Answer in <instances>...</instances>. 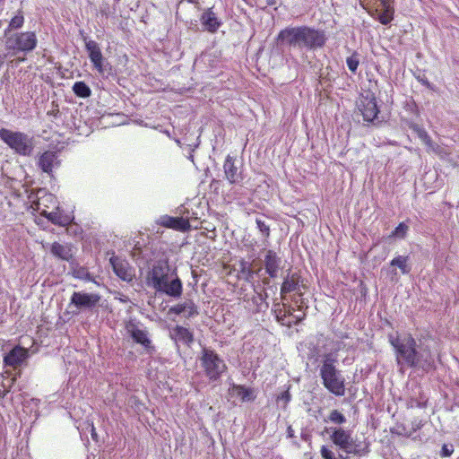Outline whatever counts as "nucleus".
I'll list each match as a JSON object with an SVG mask.
<instances>
[{"mask_svg":"<svg viewBox=\"0 0 459 459\" xmlns=\"http://www.w3.org/2000/svg\"><path fill=\"white\" fill-rule=\"evenodd\" d=\"M59 161L57 160V155L55 152L46 151L44 152L38 160V166L40 169L48 174L52 175L53 169L55 166H57Z\"/></svg>","mask_w":459,"mask_h":459,"instance_id":"22","label":"nucleus"},{"mask_svg":"<svg viewBox=\"0 0 459 459\" xmlns=\"http://www.w3.org/2000/svg\"><path fill=\"white\" fill-rule=\"evenodd\" d=\"M287 432H288V437H293L294 431H293V429H292V428L290 426L288 427Z\"/></svg>","mask_w":459,"mask_h":459,"instance_id":"48","label":"nucleus"},{"mask_svg":"<svg viewBox=\"0 0 459 459\" xmlns=\"http://www.w3.org/2000/svg\"><path fill=\"white\" fill-rule=\"evenodd\" d=\"M28 357V351L19 345L13 348L4 357V363L5 366L16 368L20 366Z\"/></svg>","mask_w":459,"mask_h":459,"instance_id":"17","label":"nucleus"},{"mask_svg":"<svg viewBox=\"0 0 459 459\" xmlns=\"http://www.w3.org/2000/svg\"><path fill=\"white\" fill-rule=\"evenodd\" d=\"M236 266L238 279L244 280L248 282L253 280L254 271L249 262L242 258L238 260Z\"/></svg>","mask_w":459,"mask_h":459,"instance_id":"26","label":"nucleus"},{"mask_svg":"<svg viewBox=\"0 0 459 459\" xmlns=\"http://www.w3.org/2000/svg\"><path fill=\"white\" fill-rule=\"evenodd\" d=\"M383 7H391L389 0H380Z\"/></svg>","mask_w":459,"mask_h":459,"instance_id":"47","label":"nucleus"},{"mask_svg":"<svg viewBox=\"0 0 459 459\" xmlns=\"http://www.w3.org/2000/svg\"><path fill=\"white\" fill-rule=\"evenodd\" d=\"M85 48L88 52L89 58L94 68L99 73H103V56L99 44L94 40H89L85 43Z\"/></svg>","mask_w":459,"mask_h":459,"instance_id":"16","label":"nucleus"},{"mask_svg":"<svg viewBox=\"0 0 459 459\" xmlns=\"http://www.w3.org/2000/svg\"><path fill=\"white\" fill-rule=\"evenodd\" d=\"M58 202L56 197L49 193H44L34 202V209L43 217H47L51 210L56 208Z\"/></svg>","mask_w":459,"mask_h":459,"instance_id":"14","label":"nucleus"},{"mask_svg":"<svg viewBox=\"0 0 459 459\" xmlns=\"http://www.w3.org/2000/svg\"><path fill=\"white\" fill-rule=\"evenodd\" d=\"M153 288L172 298H179L183 293V284L177 270L172 269L168 261H157L148 274Z\"/></svg>","mask_w":459,"mask_h":459,"instance_id":"3","label":"nucleus"},{"mask_svg":"<svg viewBox=\"0 0 459 459\" xmlns=\"http://www.w3.org/2000/svg\"><path fill=\"white\" fill-rule=\"evenodd\" d=\"M346 64L349 70L352 73H355L359 65V60L357 53H353L351 56H348L346 59Z\"/></svg>","mask_w":459,"mask_h":459,"instance_id":"37","label":"nucleus"},{"mask_svg":"<svg viewBox=\"0 0 459 459\" xmlns=\"http://www.w3.org/2000/svg\"><path fill=\"white\" fill-rule=\"evenodd\" d=\"M37 42L33 31L16 32L6 37L5 47L13 52H29L36 48Z\"/></svg>","mask_w":459,"mask_h":459,"instance_id":"7","label":"nucleus"},{"mask_svg":"<svg viewBox=\"0 0 459 459\" xmlns=\"http://www.w3.org/2000/svg\"><path fill=\"white\" fill-rule=\"evenodd\" d=\"M326 40L327 37L324 30L309 26L287 27L280 30L276 37L278 44L309 50L323 48Z\"/></svg>","mask_w":459,"mask_h":459,"instance_id":"2","label":"nucleus"},{"mask_svg":"<svg viewBox=\"0 0 459 459\" xmlns=\"http://www.w3.org/2000/svg\"><path fill=\"white\" fill-rule=\"evenodd\" d=\"M409 257L403 255H398L391 260V266H397L403 274H407L411 271V267L408 264Z\"/></svg>","mask_w":459,"mask_h":459,"instance_id":"30","label":"nucleus"},{"mask_svg":"<svg viewBox=\"0 0 459 459\" xmlns=\"http://www.w3.org/2000/svg\"><path fill=\"white\" fill-rule=\"evenodd\" d=\"M113 271L117 277L124 281H131L134 276V270L126 259L112 255L109 259Z\"/></svg>","mask_w":459,"mask_h":459,"instance_id":"11","label":"nucleus"},{"mask_svg":"<svg viewBox=\"0 0 459 459\" xmlns=\"http://www.w3.org/2000/svg\"><path fill=\"white\" fill-rule=\"evenodd\" d=\"M335 362L331 354L325 355L320 368V377L324 386L329 392L336 396H342L345 394L344 378L335 368Z\"/></svg>","mask_w":459,"mask_h":459,"instance_id":"4","label":"nucleus"},{"mask_svg":"<svg viewBox=\"0 0 459 459\" xmlns=\"http://www.w3.org/2000/svg\"><path fill=\"white\" fill-rule=\"evenodd\" d=\"M100 300V296L97 293H86L74 291L71 297V304L78 309L93 308Z\"/></svg>","mask_w":459,"mask_h":459,"instance_id":"10","label":"nucleus"},{"mask_svg":"<svg viewBox=\"0 0 459 459\" xmlns=\"http://www.w3.org/2000/svg\"><path fill=\"white\" fill-rule=\"evenodd\" d=\"M74 276L80 279H84L89 277V273L83 267H80L77 270H74Z\"/></svg>","mask_w":459,"mask_h":459,"instance_id":"43","label":"nucleus"},{"mask_svg":"<svg viewBox=\"0 0 459 459\" xmlns=\"http://www.w3.org/2000/svg\"><path fill=\"white\" fill-rule=\"evenodd\" d=\"M325 421H329L331 423L336 424V425H342L346 422V417L344 414L340 411L339 410H333L328 414L327 420Z\"/></svg>","mask_w":459,"mask_h":459,"instance_id":"34","label":"nucleus"},{"mask_svg":"<svg viewBox=\"0 0 459 459\" xmlns=\"http://www.w3.org/2000/svg\"><path fill=\"white\" fill-rule=\"evenodd\" d=\"M232 390L241 402H250L255 399V392L252 388L247 387L242 385H234Z\"/></svg>","mask_w":459,"mask_h":459,"instance_id":"28","label":"nucleus"},{"mask_svg":"<svg viewBox=\"0 0 459 459\" xmlns=\"http://www.w3.org/2000/svg\"><path fill=\"white\" fill-rule=\"evenodd\" d=\"M59 109L58 108H56V109H52L50 111L48 112V116H52V117H57L59 115Z\"/></svg>","mask_w":459,"mask_h":459,"instance_id":"46","label":"nucleus"},{"mask_svg":"<svg viewBox=\"0 0 459 459\" xmlns=\"http://www.w3.org/2000/svg\"><path fill=\"white\" fill-rule=\"evenodd\" d=\"M201 367L205 376L211 381H216L221 378L227 370V365L220 355L213 350L204 348L200 357Z\"/></svg>","mask_w":459,"mask_h":459,"instance_id":"5","label":"nucleus"},{"mask_svg":"<svg viewBox=\"0 0 459 459\" xmlns=\"http://www.w3.org/2000/svg\"><path fill=\"white\" fill-rule=\"evenodd\" d=\"M330 439L335 446L349 454L364 455L368 453L367 449L360 448L359 445H353L351 431L342 428L332 429Z\"/></svg>","mask_w":459,"mask_h":459,"instance_id":"8","label":"nucleus"},{"mask_svg":"<svg viewBox=\"0 0 459 459\" xmlns=\"http://www.w3.org/2000/svg\"><path fill=\"white\" fill-rule=\"evenodd\" d=\"M359 110L365 121H374L379 113L376 98L374 96L363 98L359 104Z\"/></svg>","mask_w":459,"mask_h":459,"instance_id":"15","label":"nucleus"},{"mask_svg":"<svg viewBox=\"0 0 459 459\" xmlns=\"http://www.w3.org/2000/svg\"><path fill=\"white\" fill-rule=\"evenodd\" d=\"M158 224L181 232L188 231L191 228L188 219L183 217H172L169 215L160 216L158 220Z\"/></svg>","mask_w":459,"mask_h":459,"instance_id":"13","label":"nucleus"},{"mask_svg":"<svg viewBox=\"0 0 459 459\" xmlns=\"http://www.w3.org/2000/svg\"><path fill=\"white\" fill-rule=\"evenodd\" d=\"M410 128L417 134L418 137L424 143V144L427 146L432 145V139L424 128L420 127L417 124H411Z\"/></svg>","mask_w":459,"mask_h":459,"instance_id":"32","label":"nucleus"},{"mask_svg":"<svg viewBox=\"0 0 459 459\" xmlns=\"http://www.w3.org/2000/svg\"><path fill=\"white\" fill-rule=\"evenodd\" d=\"M264 269L271 278H275L281 267V260L277 253L272 249L267 250L264 260Z\"/></svg>","mask_w":459,"mask_h":459,"instance_id":"20","label":"nucleus"},{"mask_svg":"<svg viewBox=\"0 0 459 459\" xmlns=\"http://www.w3.org/2000/svg\"><path fill=\"white\" fill-rule=\"evenodd\" d=\"M320 454L323 459H341L335 456L333 451L328 448L326 446H322L320 448Z\"/></svg>","mask_w":459,"mask_h":459,"instance_id":"40","label":"nucleus"},{"mask_svg":"<svg viewBox=\"0 0 459 459\" xmlns=\"http://www.w3.org/2000/svg\"><path fill=\"white\" fill-rule=\"evenodd\" d=\"M169 312L175 315H181L186 312V317H192L198 314L197 307L193 300L178 303L169 308Z\"/></svg>","mask_w":459,"mask_h":459,"instance_id":"25","label":"nucleus"},{"mask_svg":"<svg viewBox=\"0 0 459 459\" xmlns=\"http://www.w3.org/2000/svg\"><path fill=\"white\" fill-rule=\"evenodd\" d=\"M429 399L423 392H419L418 396H411L407 401V407L411 409H424L428 406Z\"/></svg>","mask_w":459,"mask_h":459,"instance_id":"29","label":"nucleus"},{"mask_svg":"<svg viewBox=\"0 0 459 459\" xmlns=\"http://www.w3.org/2000/svg\"><path fill=\"white\" fill-rule=\"evenodd\" d=\"M301 287L305 288L303 284V281L301 276L293 273L291 274H288L284 279L281 286V299H285V296L290 292H301Z\"/></svg>","mask_w":459,"mask_h":459,"instance_id":"12","label":"nucleus"},{"mask_svg":"<svg viewBox=\"0 0 459 459\" xmlns=\"http://www.w3.org/2000/svg\"><path fill=\"white\" fill-rule=\"evenodd\" d=\"M267 4L269 5H273V4H276V1L275 0H268Z\"/></svg>","mask_w":459,"mask_h":459,"instance_id":"49","label":"nucleus"},{"mask_svg":"<svg viewBox=\"0 0 459 459\" xmlns=\"http://www.w3.org/2000/svg\"><path fill=\"white\" fill-rule=\"evenodd\" d=\"M293 312H294V307L290 305H288L287 307H286V314H287V320H290L289 317H292L293 318Z\"/></svg>","mask_w":459,"mask_h":459,"instance_id":"44","label":"nucleus"},{"mask_svg":"<svg viewBox=\"0 0 459 459\" xmlns=\"http://www.w3.org/2000/svg\"><path fill=\"white\" fill-rule=\"evenodd\" d=\"M223 169L225 178L230 184L239 183L243 179L242 174L238 172V169L235 165V160L232 156L227 155L223 163Z\"/></svg>","mask_w":459,"mask_h":459,"instance_id":"19","label":"nucleus"},{"mask_svg":"<svg viewBox=\"0 0 459 459\" xmlns=\"http://www.w3.org/2000/svg\"><path fill=\"white\" fill-rule=\"evenodd\" d=\"M23 23V12L22 10H19L17 13L9 22L7 30H18L22 27Z\"/></svg>","mask_w":459,"mask_h":459,"instance_id":"33","label":"nucleus"},{"mask_svg":"<svg viewBox=\"0 0 459 459\" xmlns=\"http://www.w3.org/2000/svg\"><path fill=\"white\" fill-rule=\"evenodd\" d=\"M170 337L178 344V342L190 347L194 342L193 332L182 325H176L170 333Z\"/></svg>","mask_w":459,"mask_h":459,"instance_id":"21","label":"nucleus"},{"mask_svg":"<svg viewBox=\"0 0 459 459\" xmlns=\"http://www.w3.org/2000/svg\"><path fill=\"white\" fill-rule=\"evenodd\" d=\"M256 226L258 230L261 231V233L265 237L268 238L270 236V227L265 224V222L260 219L255 220Z\"/></svg>","mask_w":459,"mask_h":459,"instance_id":"39","label":"nucleus"},{"mask_svg":"<svg viewBox=\"0 0 459 459\" xmlns=\"http://www.w3.org/2000/svg\"><path fill=\"white\" fill-rule=\"evenodd\" d=\"M307 307H308L306 306L305 308H303V310H301L302 314H300V315H294L293 316L292 320H290L292 322V325H297L299 323H301L303 320H305V318L307 316L306 310L307 309Z\"/></svg>","mask_w":459,"mask_h":459,"instance_id":"41","label":"nucleus"},{"mask_svg":"<svg viewBox=\"0 0 459 459\" xmlns=\"http://www.w3.org/2000/svg\"><path fill=\"white\" fill-rule=\"evenodd\" d=\"M273 313L275 316V318L278 323L281 325H285L288 327L292 326V322L290 320H287L286 314V304L284 303H274L273 307Z\"/></svg>","mask_w":459,"mask_h":459,"instance_id":"27","label":"nucleus"},{"mask_svg":"<svg viewBox=\"0 0 459 459\" xmlns=\"http://www.w3.org/2000/svg\"><path fill=\"white\" fill-rule=\"evenodd\" d=\"M46 218L51 223L60 227L68 226L74 220V217L66 214L63 210L59 208L58 204L55 210H51V212L48 213Z\"/></svg>","mask_w":459,"mask_h":459,"instance_id":"24","label":"nucleus"},{"mask_svg":"<svg viewBox=\"0 0 459 459\" xmlns=\"http://www.w3.org/2000/svg\"><path fill=\"white\" fill-rule=\"evenodd\" d=\"M293 303L296 305L297 309L299 311L303 310L305 308V299L303 298V292H298L292 298Z\"/></svg>","mask_w":459,"mask_h":459,"instance_id":"38","label":"nucleus"},{"mask_svg":"<svg viewBox=\"0 0 459 459\" xmlns=\"http://www.w3.org/2000/svg\"><path fill=\"white\" fill-rule=\"evenodd\" d=\"M389 342L394 347L397 364L410 368H420L429 371L435 368L430 348L426 346L420 351L411 334L389 336Z\"/></svg>","mask_w":459,"mask_h":459,"instance_id":"1","label":"nucleus"},{"mask_svg":"<svg viewBox=\"0 0 459 459\" xmlns=\"http://www.w3.org/2000/svg\"><path fill=\"white\" fill-rule=\"evenodd\" d=\"M454 452V447L452 445H443L442 448H441V456L443 457H448L450 456Z\"/></svg>","mask_w":459,"mask_h":459,"instance_id":"42","label":"nucleus"},{"mask_svg":"<svg viewBox=\"0 0 459 459\" xmlns=\"http://www.w3.org/2000/svg\"><path fill=\"white\" fill-rule=\"evenodd\" d=\"M202 26L204 30L210 33H215L221 25V22L218 19L212 8H207L200 17Z\"/></svg>","mask_w":459,"mask_h":459,"instance_id":"18","label":"nucleus"},{"mask_svg":"<svg viewBox=\"0 0 459 459\" xmlns=\"http://www.w3.org/2000/svg\"><path fill=\"white\" fill-rule=\"evenodd\" d=\"M384 11L379 14L378 21L383 25L389 24L394 19V10L392 7H383Z\"/></svg>","mask_w":459,"mask_h":459,"instance_id":"35","label":"nucleus"},{"mask_svg":"<svg viewBox=\"0 0 459 459\" xmlns=\"http://www.w3.org/2000/svg\"><path fill=\"white\" fill-rule=\"evenodd\" d=\"M50 252L55 257L62 261L71 262L74 258L73 248L69 244L54 242L51 244Z\"/></svg>","mask_w":459,"mask_h":459,"instance_id":"23","label":"nucleus"},{"mask_svg":"<svg viewBox=\"0 0 459 459\" xmlns=\"http://www.w3.org/2000/svg\"><path fill=\"white\" fill-rule=\"evenodd\" d=\"M91 437H92V439L97 440V437H98V435H97V432H96V429H95V427H94V424H93V423H91Z\"/></svg>","mask_w":459,"mask_h":459,"instance_id":"45","label":"nucleus"},{"mask_svg":"<svg viewBox=\"0 0 459 459\" xmlns=\"http://www.w3.org/2000/svg\"><path fill=\"white\" fill-rule=\"evenodd\" d=\"M73 91L74 94L80 98H88L91 94L90 87L82 81L74 82Z\"/></svg>","mask_w":459,"mask_h":459,"instance_id":"31","label":"nucleus"},{"mask_svg":"<svg viewBox=\"0 0 459 459\" xmlns=\"http://www.w3.org/2000/svg\"><path fill=\"white\" fill-rule=\"evenodd\" d=\"M409 230L408 225L404 222H400L397 227L392 231L390 234V238H404L407 235V231Z\"/></svg>","mask_w":459,"mask_h":459,"instance_id":"36","label":"nucleus"},{"mask_svg":"<svg viewBox=\"0 0 459 459\" xmlns=\"http://www.w3.org/2000/svg\"><path fill=\"white\" fill-rule=\"evenodd\" d=\"M125 328L134 342L141 344L147 351H154L155 348L152 344L148 332L145 329L139 328L138 325L133 320L127 321Z\"/></svg>","mask_w":459,"mask_h":459,"instance_id":"9","label":"nucleus"},{"mask_svg":"<svg viewBox=\"0 0 459 459\" xmlns=\"http://www.w3.org/2000/svg\"><path fill=\"white\" fill-rule=\"evenodd\" d=\"M0 139L19 155H30L32 151L31 140L24 133L1 128Z\"/></svg>","mask_w":459,"mask_h":459,"instance_id":"6","label":"nucleus"}]
</instances>
